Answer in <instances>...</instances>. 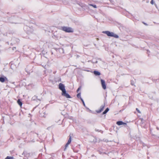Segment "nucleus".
Returning <instances> with one entry per match:
<instances>
[{"mask_svg": "<svg viewBox=\"0 0 159 159\" xmlns=\"http://www.w3.org/2000/svg\"><path fill=\"white\" fill-rule=\"evenodd\" d=\"M103 33L105 34L108 36L114 37L116 38H118L119 37L118 36L112 32H110L109 31H105L103 32Z\"/></svg>", "mask_w": 159, "mask_h": 159, "instance_id": "nucleus-1", "label": "nucleus"}, {"mask_svg": "<svg viewBox=\"0 0 159 159\" xmlns=\"http://www.w3.org/2000/svg\"><path fill=\"white\" fill-rule=\"evenodd\" d=\"M61 29L63 31L68 33L73 32L74 31L72 28L66 26L61 27Z\"/></svg>", "mask_w": 159, "mask_h": 159, "instance_id": "nucleus-2", "label": "nucleus"}, {"mask_svg": "<svg viewBox=\"0 0 159 159\" xmlns=\"http://www.w3.org/2000/svg\"><path fill=\"white\" fill-rule=\"evenodd\" d=\"M59 88L62 91V92L66 91L64 85L62 83H60L59 85Z\"/></svg>", "mask_w": 159, "mask_h": 159, "instance_id": "nucleus-3", "label": "nucleus"}, {"mask_svg": "<svg viewBox=\"0 0 159 159\" xmlns=\"http://www.w3.org/2000/svg\"><path fill=\"white\" fill-rule=\"evenodd\" d=\"M61 95L63 96L66 97L67 98H71L70 96L68 93H66V90L65 91V92L63 91V92H62Z\"/></svg>", "mask_w": 159, "mask_h": 159, "instance_id": "nucleus-4", "label": "nucleus"}, {"mask_svg": "<svg viewBox=\"0 0 159 159\" xmlns=\"http://www.w3.org/2000/svg\"><path fill=\"white\" fill-rule=\"evenodd\" d=\"M105 106V104H104L103 105H102L100 108V109L96 111V112L98 113H100L103 110Z\"/></svg>", "mask_w": 159, "mask_h": 159, "instance_id": "nucleus-5", "label": "nucleus"}, {"mask_svg": "<svg viewBox=\"0 0 159 159\" xmlns=\"http://www.w3.org/2000/svg\"><path fill=\"white\" fill-rule=\"evenodd\" d=\"M8 80L6 77L5 76H3L0 77V81L2 83H3L5 81H8Z\"/></svg>", "mask_w": 159, "mask_h": 159, "instance_id": "nucleus-6", "label": "nucleus"}, {"mask_svg": "<svg viewBox=\"0 0 159 159\" xmlns=\"http://www.w3.org/2000/svg\"><path fill=\"white\" fill-rule=\"evenodd\" d=\"M101 81L103 89H106V86L105 81L102 79H101Z\"/></svg>", "mask_w": 159, "mask_h": 159, "instance_id": "nucleus-7", "label": "nucleus"}, {"mask_svg": "<svg viewBox=\"0 0 159 159\" xmlns=\"http://www.w3.org/2000/svg\"><path fill=\"white\" fill-rule=\"evenodd\" d=\"M71 142V136H70V138L68 141L67 143H66V145H65L66 148H65V150L66 149V147L68 146V145Z\"/></svg>", "mask_w": 159, "mask_h": 159, "instance_id": "nucleus-8", "label": "nucleus"}, {"mask_svg": "<svg viewBox=\"0 0 159 159\" xmlns=\"http://www.w3.org/2000/svg\"><path fill=\"white\" fill-rule=\"evenodd\" d=\"M116 124L118 125H126V123L122 121H118L116 122Z\"/></svg>", "mask_w": 159, "mask_h": 159, "instance_id": "nucleus-9", "label": "nucleus"}, {"mask_svg": "<svg viewBox=\"0 0 159 159\" xmlns=\"http://www.w3.org/2000/svg\"><path fill=\"white\" fill-rule=\"evenodd\" d=\"M93 73L96 75H101L100 72L97 71H94Z\"/></svg>", "mask_w": 159, "mask_h": 159, "instance_id": "nucleus-10", "label": "nucleus"}, {"mask_svg": "<svg viewBox=\"0 0 159 159\" xmlns=\"http://www.w3.org/2000/svg\"><path fill=\"white\" fill-rule=\"evenodd\" d=\"M17 102L18 104L20 106H21L22 105V103L20 101V100L19 99L17 101Z\"/></svg>", "mask_w": 159, "mask_h": 159, "instance_id": "nucleus-11", "label": "nucleus"}, {"mask_svg": "<svg viewBox=\"0 0 159 159\" xmlns=\"http://www.w3.org/2000/svg\"><path fill=\"white\" fill-rule=\"evenodd\" d=\"M109 110V109L107 108L106 109L105 111L102 113V114H106Z\"/></svg>", "mask_w": 159, "mask_h": 159, "instance_id": "nucleus-12", "label": "nucleus"}, {"mask_svg": "<svg viewBox=\"0 0 159 159\" xmlns=\"http://www.w3.org/2000/svg\"><path fill=\"white\" fill-rule=\"evenodd\" d=\"M77 97L78 98H80H80L81 97V93H79L77 95Z\"/></svg>", "mask_w": 159, "mask_h": 159, "instance_id": "nucleus-13", "label": "nucleus"}, {"mask_svg": "<svg viewBox=\"0 0 159 159\" xmlns=\"http://www.w3.org/2000/svg\"><path fill=\"white\" fill-rule=\"evenodd\" d=\"M13 157H7L5 159H13Z\"/></svg>", "mask_w": 159, "mask_h": 159, "instance_id": "nucleus-14", "label": "nucleus"}, {"mask_svg": "<svg viewBox=\"0 0 159 159\" xmlns=\"http://www.w3.org/2000/svg\"><path fill=\"white\" fill-rule=\"evenodd\" d=\"M89 5L92 6L94 8H97L96 6L95 5H93V4H89Z\"/></svg>", "mask_w": 159, "mask_h": 159, "instance_id": "nucleus-15", "label": "nucleus"}, {"mask_svg": "<svg viewBox=\"0 0 159 159\" xmlns=\"http://www.w3.org/2000/svg\"><path fill=\"white\" fill-rule=\"evenodd\" d=\"M81 86H80V87H79V88L78 89H77V91H76V92H77V93H79V91L80 90V89H81Z\"/></svg>", "mask_w": 159, "mask_h": 159, "instance_id": "nucleus-16", "label": "nucleus"}, {"mask_svg": "<svg viewBox=\"0 0 159 159\" xmlns=\"http://www.w3.org/2000/svg\"><path fill=\"white\" fill-rule=\"evenodd\" d=\"M80 99H81V101H82L84 106H85V104L84 102L83 99H82V98H80Z\"/></svg>", "mask_w": 159, "mask_h": 159, "instance_id": "nucleus-17", "label": "nucleus"}, {"mask_svg": "<svg viewBox=\"0 0 159 159\" xmlns=\"http://www.w3.org/2000/svg\"><path fill=\"white\" fill-rule=\"evenodd\" d=\"M150 3L152 5L153 4H154L153 0H152L150 2Z\"/></svg>", "mask_w": 159, "mask_h": 159, "instance_id": "nucleus-18", "label": "nucleus"}, {"mask_svg": "<svg viewBox=\"0 0 159 159\" xmlns=\"http://www.w3.org/2000/svg\"><path fill=\"white\" fill-rule=\"evenodd\" d=\"M136 110H137V112H139V113H140V111H139V110L138 109V108H136Z\"/></svg>", "mask_w": 159, "mask_h": 159, "instance_id": "nucleus-19", "label": "nucleus"}, {"mask_svg": "<svg viewBox=\"0 0 159 159\" xmlns=\"http://www.w3.org/2000/svg\"><path fill=\"white\" fill-rule=\"evenodd\" d=\"M60 50H61V51H62L63 52V49H60Z\"/></svg>", "mask_w": 159, "mask_h": 159, "instance_id": "nucleus-20", "label": "nucleus"}, {"mask_svg": "<svg viewBox=\"0 0 159 159\" xmlns=\"http://www.w3.org/2000/svg\"><path fill=\"white\" fill-rule=\"evenodd\" d=\"M15 49H16V48L15 47H13V48H12V49L13 50H14Z\"/></svg>", "mask_w": 159, "mask_h": 159, "instance_id": "nucleus-21", "label": "nucleus"}, {"mask_svg": "<svg viewBox=\"0 0 159 159\" xmlns=\"http://www.w3.org/2000/svg\"><path fill=\"white\" fill-rule=\"evenodd\" d=\"M143 24L146 25H147V24L145 23H143Z\"/></svg>", "mask_w": 159, "mask_h": 159, "instance_id": "nucleus-22", "label": "nucleus"}, {"mask_svg": "<svg viewBox=\"0 0 159 159\" xmlns=\"http://www.w3.org/2000/svg\"><path fill=\"white\" fill-rule=\"evenodd\" d=\"M131 84H132V85H134L133 84H132V83H131Z\"/></svg>", "mask_w": 159, "mask_h": 159, "instance_id": "nucleus-23", "label": "nucleus"}]
</instances>
